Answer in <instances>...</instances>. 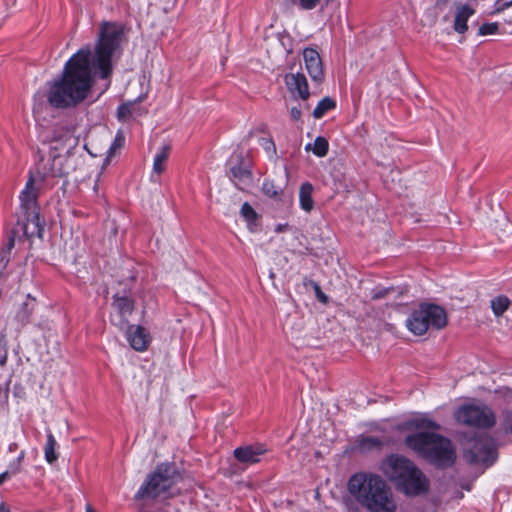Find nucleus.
<instances>
[{"label":"nucleus","instance_id":"f03ea898","mask_svg":"<svg viewBox=\"0 0 512 512\" xmlns=\"http://www.w3.org/2000/svg\"><path fill=\"white\" fill-rule=\"evenodd\" d=\"M347 490L368 512H396L392 491L379 475L356 473L349 478Z\"/></svg>","mask_w":512,"mask_h":512},{"label":"nucleus","instance_id":"aec40b11","mask_svg":"<svg viewBox=\"0 0 512 512\" xmlns=\"http://www.w3.org/2000/svg\"><path fill=\"white\" fill-rule=\"evenodd\" d=\"M56 447H57V441H56L55 437L53 436L52 432L49 430L47 432V441H46V444L44 446L45 460L49 464L54 463L58 459V454L56 452Z\"/></svg>","mask_w":512,"mask_h":512},{"label":"nucleus","instance_id":"dca6fc26","mask_svg":"<svg viewBox=\"0 0 512 512\" xmlns=\"http://www.w3.org/2000/svg\"><path fill=\"white\" fill-rule=\"evenodd\" d=\"M230 178L239 189L244 190L251 185L253 177L247 167L238 164L230 168Z\"/></svg>","mask_w":512,"mask_h":512},{"label":"nucleus","instance_id":"c03bdc74","mask_svg":"<svg viewBox=\"0 0 512 512\" xmlns=\"http://www.w3.org/2000/svg\"><path fill=\"white\" fill-rule=\"evenodd\" d=\"M120 138H121V137H119V136H117V137L115 138V141H114L113 145L110 147V152H111V151L116 147V144H119V141H118V140H119Z\"/></svg>","mask_w":512,"mask_h":512},{"label":"nucleus","instance_id":"423d86ee","mask_svg":"<svg viewBox=\"0 0 512 512\" xmlns=\"http://www.w3.org/2000/svg\"><path fill=\"white\" fill-rule=\"evenodd\" d=\"M447 325L445 310L435 304L422 303L406 320L408 330L417 336L424 335L428 329H443Z\"/></svg>","mask_w":512,"mask_h":512},{"label":"nucleus","instance_id":"b1692460","mask_svg":"<svg viewBox=\"0 0 512 512\" xmlns=\"http://www.w3.org/2000/svg\"><path fill=\"white\" fill-rule=\"evenodd\" d=\"M510 306V300L505 295H499L491 300V309L496 317L502 316Z\"/></svg>","mask_w":512,"mask_h":512},{"label":"nucleus","instance_id":"4be33fe9","mask_svg":"<svg viewBox=\"0 0 512 512\" xmlns=\"http://www.w3.org/2000/svg\"><path fill=\"white\" fill-rule=\"evenodd\" d=\"M15 245L14 236H10L7 243L0 250V277L4 274V271L10 262L11 251Z\"/></svg>","mask_w":512,"mask_h":512},{"label":"nucleus","instance_id":"58836bf2","mask_svg":"<svg viewBox=\"0 0 512 512\" xmlns=\"http://www.w3.org/2000/svg\"><path fill=\"white\" fill-rule=\"evenodd\" d=\"M261 145L264 146L266 150L272 149L273 151H275L274 142L270 139L262 138Z\"/></svg>","mask_w":512,"mask_h":512},{"label":"nucleus","instance_id":"393cba45","mask_svg":"<svg viewBox=\"0 0 512 512\" xmlns=\"http://www.w3.org/2000/svg\"><path fill=\"white\" fill-rule=\"evenodd\" d=\"M335 107H336V102L330 97H325L318 102L317 106L313 110V117L315 119H320L328 111L334 109Z\"/></svg>","mask_w":512,"mask_h":512},{"label":"nucleus","instance_id":"a878e982","mask_svg":"<svg viewBox=\"0 0 512 512\" xmlns=\"http://www.w3.org/2000/svg\"><path fill=\"white\" fill-rule=\"evenodd\" d=\"M383 442L376 437L362 436L357 440V446L361 451H370L374 449H380Z\"/></svg>","mask_w":512,"mask_h":512},{"label":"nucleus","instance_id":"ddd939ff","mask_svg":"<svg viewBox=\"0 0 512 512\" xmlns=\"http://www.w3.org/2000/svg\"><path fill=\"white\" fill-rule=\"evenodd\" d=\"M267 452L261 444L246 445L234 450L233 455L236 460L244 464H255L260 461V457Z\"/></svg>","mask_w":512,"mask_h":512},{"label":"nucleus","instance_id":"1a4fd4ad","mask_svg":"<svg viewBox=\"0 0 512 512\" xmlns=\"http://www.w3.org/2000/svg\"><path fill=\"white\" fill-rule=\"evenodd\" d=\"M467 457L472 463H482L485 466H491L497 457L494 439L486 435L474 439L469 447Z\"/></svg>","mask_w":512,"mask_h":512},{"label":"nucleus","instance_id":"f257e3e1","mask_svg":"<svg viewBox=\"0 0 512 512\" xmlns=\"http://www.w3.org/2000/svg\"><path fill=\"white\" fill-rule=\"evenodd\" d=\"M124 26L116 22H103L100 26L94 54L90 47L78 50L65 64L61 78L50 85L47 100L54 108H72L82 103L94 85L93 70L100 77L112 73L113 57L120 51Z\"/></svg>","mask_w":512,"mask_h":512},{"label":"nucleus","instance_id":"39448f33","mask_svg":"<svg viewBox=\"0 0 512 512\" xmlns=\"http://www.w3.org/2000/svg\"><path fill=\"white\" fill-rule=\"evenodd\" d=\"M178 473L174 465L159 464L150 473L135 494L136 500L168 497L170 489L176 484Z\"/></svg>","mask_w":512,"mask_h":512},{"label":"nucleus","instance_id":"a211bd4d","mask_svg":"<svg viewBox=\"0 0 512 512\" xmlns=\"http://www.w3.org/2000/svg\"><path fill=\"white\" fill-rule=\"evenodd\" d=\"M312 193H313L312 184L306 182L301 185L300 191H299L300 206L306 212H310L314 207Z\"/></svg>","mask_w":512,"mask_h":512},{"label":"nucleus","instance_id":"2f4dec72","mask_svg":"<svg viewBox=\"0 0 512 512\" xmlns=\"http://www.w3.org/2000/svg\"><path fill=\"white\" fill-rule=\"evenodd\" d=\"M262 190L268 197L274 198L279 195V188L271 181H265L262 186Z\"/></svg>","mask_w":512,"mask_h":512},{"label":"nucleus","instance_id":"2eb2a0df","mask_svg":"<svg viewBox=\"0 0 512 512\" xmlns=\"http://www.w3.org/2000/svg\"><path fill=\"white\" fill-rule=\"evenodd\" d=\"M474 13L475 9L470 2L455 4L454 30L459 34L465 33L468 29L467 21Z\"/></svg>","mask_w":512,"mask_h":512},{"label":"nucleus","instance_id":"0eeeda50","mask_svg":"<svg viewBox=\"0 0 512 512\" xmlns=\"http://www.w3.org/2000/svg\"><path fill=\"white\" fill-rule=\"evenodd\" d=\"M458 422L476 428L489 429L496 423L493 410L484 403H467L460 406L455 412Z\"/></svg>","mask_w":512,"mask_h":512},{"label":"nucleus","instance_id":"c9c22d12","mask_svg":"<svg viewBox=\"0 0 512 512\" xmlns=\"http://www.w3.org/2000/svg\"><path fill=\"white\" fill-rule=\"evenodd\" d=\"M495 5L496 12H501L512 6V0H497Z\"/></svg>","mask_w":512,"mask_h":512},{"label":"nucleus","instance_id":"4c0bfd02","mask_svg":"<svg viewBox=\"0 0 512 512\" xmlns=\"http://www.w3.org/2000/svg\"><path fill=\"white\" fill-rule=\"evenodd\" d=\"M301 115H302V114H301V110H300L299 108H297V107H292V108L290 109V116H291L292 120H294V121H298V120H300Z\"/></svg>","mask_w":512,"mask_h":512},{"label":"nucleus","instance_id":"49530a36","mask_svg":"<svg viewBox=\"0 0 512 512\" xmlns=\"http://www.w3.org/2000/svg\"><path fill=\"white\" fill-rule=\"evenodd\" d=\"M86 512H94L92 506L90 504H87L86 505V508H85Z\"/></svg>","mask_w":512,"mask_h":512},{"label":"nucleus","instance_id":"e433bc0d","mask_svg":"<svg viewBox=\"0 0 512 512\" xmlns=\"http://www.w3.org/2000/svg\"><path fill=\"white\" fill-rule=\"evenodd\" d=\"M24 457H25V452L21 451L20 454L18 455V457L15 460L16 461V468L11 469V473L12 474H17V473L20 472V470H21V463H22Z\"/></svg>","mask_w":512,"mask_h":512},{"label":"nucleus","instance_id":"4468645a","mask_svg":"<svg viewBox=\"0 0 512 512\" xmlns=\"http://www.w3.org/2000/svg\"><path fill=\"white\" fill-rule=\"evenodd\" d=\"M126 338L131 347L140 352L147 350L151 340L149 333L143 327L135 325L129 326Z\"/></svg>","mask_w":512,"mask_h":512},{"label":"nucleus","instance_id":"6ab92c4d","mask_svg":"<svg viewBox=\"0 0 512 512\" xmlns=\"http://www.w3.org/2000/svg\"><path fill=\"white\" fill-rule=\"evenodd\" d=\"M35 299L31 298L30 295H28V300L23 302L21 307L19 308L18 312L16 313V319L20 324L23 326L27 324L30 321V317L32 315V312L34 310V304Z\"/></svg>","mask_w":512,"mask_h":512},{"label":"nucleus","instance_id":"a19ab883","mask_svg":"<svg viewBox=\"0 0 512 512\" xmlns=\"http://www.w3.org/2000/svg\"><path fill=\"white\" fill-rule=\"evenodd\" d=\"M8 390L4 389V387L0 384V399L7 398Z\"/></svg>","mask_w":512,"mask_h":512},{"label":"nucleus","instance_id":"6e6552de","mask_svg":"<svg viewBox=\"0 0 512 512\" xmlns=\"http://www.w3.org/2000/svg\"><path fill=\"white\" fill-rule=\"evenodd\" d=\"M42 178L30 175L26 182L25 188L20 193V207L25 216L27 223H32L36 227L39 226V207L38 195Z\"/></svg>","mask_w":512,"mask_h":512},{"label":"nucleus","instance_id":"de8ad7c7","mask_svg":"<svg viewBox=\"0 0 512 512\" xmlns=\"http://www.w3.org/2000/svg\"><path fill=\"white\" fill-rule=\"evenodd\" d=\"M385 293H386V291L380 292V293L376 294L374 297L375 298L383 297Z\"/></svg>","mask_w":512,"mask_h":512},{"label":"nucleus","instance_id":"09e8293b","mask_svg":"<svg viewBox=\"0 0 512 512\" xmlns=\"http://www.w3.org/2000/svg\"><path fill=\"white\" fill-rule=\"evenodd\" d=\"M13 468H16V461H14L13 463L10 464L9 466V469L8 470H11Z\"/></svg>","mask_w":512,"mask_h":512},{"label":"nucleus","instance_id":"bb28decb","mask_svg":"<svg viewBox=\"0 0 512 512\" xmlns=\"http://www.w3.org/2000/svg\"><path fill=\"white\" fill-rule=\"evenodd\" d=\"M409 427L415 428L418 430H425V429H431V430H438L440 428V425L434 422L433 420L426 418V417H418L414 418L408 423Z\"/></svg>","mask_w":512,"mask_h":512},{"label":"nucleus","instance_id":"37998d69","mask_svg":"<svg viewBox=\"0 0 512 512\" xmlns=\"http://www.w3.org/2000/svg\"><path fill=\"white\" fill-rule=\"evenodd\" d=\"M120 138H121V137H119V136H117V137L115 138V141H114L113 145L110 147V152H111V151L116 147V144H119V141H118V140H119Z\"/></svg>","mask_w":512,"mask_h":512},{"label":"nucleus","instance_id":"c85d7f7f","mask_svg":"<svg viewBox=\"0 0 512 512\" xmlns=\"http://www.w3.org/2000/svg\"><path fill=\"white\" fill-rule=\"evenodd\" d=\"M134 103L128 102L120 105L117 110V116L120 120H125L133 114Z\"/></svg>","mask_w":512,"mask_h":512},{"label":"nucleus","instance_id":"79ce46f5","mask_svg":"<svg viewBox=\"0 0 512 512\" xmlns=\"http://www.w3.org/2000/svg\"><path fill=\"white\" fill-rule=\"evenodd\" d=\"M317 296L320 301H322L324 303L327 301V296L324 293H322L319 289L317 292Z\"/></svg>","mask_w":512,"mask_h":512},{"label":"nucleus","instance_id":"cd10ccee","mask_svg":"<svg viewBox=\"0 0 512 512\" xmlns=\"http://www.w3.org/2000/svg\"><path fill=\"white\" fill-rule=\"evenodd\" d=\"M240 213L242 217L250 223L254 222L257 218V213L255 212L253 207L247 202H245L242 205Z\"/></svg>","mask_w":512,"mask_h":512},{"label":"nucleus","instance_id":"f8f14e48","mask_svg":"<svg viewBox=\"0 0 512 512\" xmlns=\"http://www.w3.org/2000/svg\"><path fill=\"white\" fill-rule=\"evenodd\" d=\"M285 84L288 90L302 100L310 97L307 79L302 73H290L285 76Z\"/></svg>","mask_w":512,"mask_h":512},{"label":"nucleus","instance_id":"f3484780","mask_svg":"<svg viewBox=\"0 0 512 512\" xmlns=\"http://www.w3.org/2000/svg\"><path fill=\"white\" fill-rule=\"evenodd\" d=\"M171 152V146L169 144H164L160 147L157 153L154 156L153 161V169H152V177L156 175H161L166 169V162Z\"/></svg>","mask_w":512,"mask_h":512},{"label":"nucleus","instance_id":"9b49d317","mask_svg":"<svg viewBox=\"0 0 512 512\" xmlns=\"http://www.w3.org/2000/svg\"><path fill=\"white\" fill-rule=\"evenodd\" d=\"M303 58L305 63V68L315 83H322L324 80V70L322 59L317 50L313 48H305L303 51Z\"/></svg>","mask_w":512,"mask_h":512},{"label":"nucleus","instance_id":"7ed1b4c3","mask_svg":"<svg viewBox=\"0 0 512 512\" xmlns=\"http://www.w3.org/2000/svg\"><path fill=\"white\" fill-rule=\"evenodd\" d=\"M405 444L419 457L437 468L454 464L456 455L451 441L434 432H417L405 438Z\"/></svg>","mask_w":512,"mask_h":512},{"label":"nucleus","instance_id":"a18cd8bd","mask_svg":"<svg viewBox=\"0 0 512 512\" xmlns=\"http://www.w3.org/2000/svg\"><path fill=\"white\" fill-rule=\"evenodd\" d=\"M0 512H11L7 507H5V505L1 504L0 505Z\"/></svg>","mask_w":512,"mask_h":512},{"label":"nucleus","instance_id":"473e14b6","mask_svg":"<svg viewBox=\"0 0 512 512\" xmlns=\"http://www.w3.org/2000/svg\"><path fill=\"white\" fill-rule=\"evenodd\" d=\"M343 504L346 512H360L359 503L352 496L344 498Z\"/></svg>","mask_w":512,"mask_h":512},{"label":"nucleus","instance_id":"9d476101","mask_svg":"<svg viewBox=\"0 0 512 512\" xmlns=\"http://www.w3.org/2000/svg\"><path fill=\"white\" fill-rule=\"evenodd\" d=\"M68 157L65 154H59L51 152L47 160H42L39 169L42 172L38 173L37 178H42V181L46 177H63L68 174Z\"/></svg>","mask_w":512,"mask_h":512},{"label":"nucleus","instance_id":"f704fd0d","mask_svg":"<svg viewBox=\"0 0 512 512\" xmlns=\"http://www.w3.org/2000/svg\"><path fill=\"white\" fill-rule=\"evenodd\" d=\"M319 2L320 0H299V6L303 10H312L319 4Z\"/></svg>","mask_w":512,"mask_h":512},{"label":"nucleus","instance_id":"412c9836","mask_svg":"<svg viewBox=\"0 0 512 512\" xmlns=\"http://www.w3.org/2000/svg\"><path fill=\"white\" fill-rule=\"evenodd\" d=\"M113 306L121 316L130 315L134 309L133 301L126 296L115 295Z\"/></svg>","mask_w":512,"mask_h":512},{"label":"nucleus","instance_id":"7c9ffc66","mask_svg":"<svg viewBox=\"0 0 512 512\" xmlns=\"http://www.w3.org/2000/svg\"><path fill=\"white\" fill-rule=\"evenodd\" d=\"M498 23H484L479 27L478 34L481 36L494 35L498 32Z\"/></svg>","mask_w":512,"mask_h":512},{"label":"nucleus","instance_id":"5701e85b","mask_svg":"<svg viewBox=\"0 0 512 512\" xmlns=\"http://www.w3.org/2000/svg\"><path fill=\"white\" fill-rule=\"evenodd\" d=\"M305 150H312L317 157H324L328 153L329 143L326 138L318 136L314 140L313 146L311 147V144H307Z\"/></svg>","mask_w":512,"mask_h":512},{"label":"nucleus","instance_id":"c756f323","mask_svg":"<svg viewBox=\"0 0 512 512\" xmlns=\"http://www.w3.org/2000/svg\"><path fill=\"white\" fill-rule=\"evenodd\" d=\"M8 358V349H7V340L5 334L2 332L0 334V367H3L7 363Z\"/></svg>","mask_w":512,"mask_h":512},{"label":"nucleus","instance_id":"20e7f679","mask_svg":"<svg viewBox=\"0 0 512 512\" xmlns=\"http://www.w3.org/2000/svg\"><path fill=\"white\" fill-rule=\"evenodd\" d=\"M382 471L407 495L426 492L429 481L423 472L408 458L390 455L382 463Z\"/></svg>","mask_w":512,"mask_h":512},{"label":"nucleus","instance_id":"ea45409f","mask_svg":"<svg viewBox=\"0 0 512 512\" xmlns=\"http://www.w3.org/2000/svg\"><path fill=\"white\" fill-rule=\"evenodd\" d=\"M10 474H12L11 470H7L0 474V485L9 477Z\"/></svg>","mask_w":512,"mask_h":512},{"label":"nucleus","instance_id":"72a5a7b5","mask_svg":"<svg viewBox=\"0 0 512 512\" xmlns=\"http://www.w3.org/2000/svg\"><path fill=\"white\" fill-rule=\"evenodd\" d=\"M501 426L506 433L512 434V410L504 413Z\"/></svg>","mask_w":512,"mask_h":512}]
</instances>
